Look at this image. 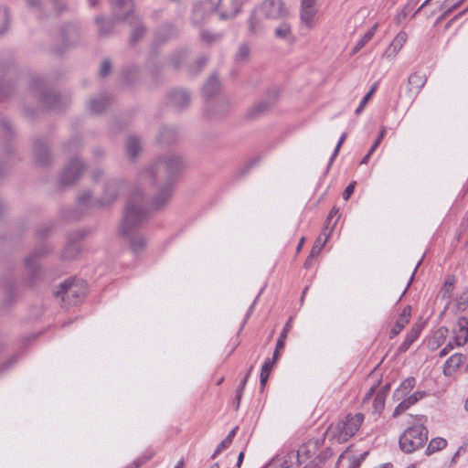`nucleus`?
Returning <instances> with one entry per match:
<instances>
[{"label":"nucleus","instance_id":"obj_1","mask_svg":"<svg viewBox=\"0 0 468 468\" xmlns=\"http://www.w3.org/2000/svg\"><path fill=\"white\" fill-rule=\"evenodd\" d=\"M183 167L181 154L169 152L158 156L140 173L138 182L141 185L149 183L157 186V193L150 204L152 208L159 209L171 199L175 178Z\"/></svg>","mask_w":468,"mask_h":468},{"label":"nucleus","instance_id":"obj_2","mask_svg":"<svg viewBox=\"0 0 468 468\" xmlns=\"http://www.w3.org/2000/svg\"><path fill=\"white\" fill-rule=\"evenodd\" d=\"M150 215L149 205L140 189L132 192L123 210L120 232L126 239L134 253L142 251L146 239L137 231Z\"/></svg>","mask_w":468,"mask_h":468},{"label":"nucleus","instance_id":"obj_3","mask_svg":"<svg viewBox=\"0 0 468 468\" xmlns=\"http://www.w3.org/2000/svg\"><path fill=\"white\" fill-rule=\"evenodd\" d=\"M127 188L123 179H110L103 185V191L99 197H94L90 190H83L77 197L78 206L82 209L104 207L112 205Z\"/></svg>","mask_w":468,"mask_h":468},{"label":"nucleus","instance_id":"obj_4","mask_svg":"<svg viewBox=\"0 0 468 468\" xmlns=\"http://www.w3.org/2000/svg\"><path fill=\"white\" fill-rule=\"evenodd\" d=\"M29 88L32 95L37 96L41 105L46 109L60 110L69 103L67 97L50 90L46 80L42 78H32Z\"/></svg>","mask_w":468,"mask_h":468},{"label":"nucleus","instance_id":"obj_5","mask_svg":"<svg viewBox=\"0 0 468 468\" xmlns=\"http://www.w3.org/2000/svg\"><path fill=\"white\" fill-rule=\"evenodd\" d=\"M428 441V430L422 424L409 427L399 440V448L406 453H411L422 448Z\"/></svg>","mask_w":468,"mask_h":468},{"label":"nucleus","instance_id":"obj_6","mask_svg":"<svg viewBox=\"0 0 468 468\" xmlns=\"http://www.w3.org/2000/svg\"><path fill=\"white\" fill-rule=\"evenodd\" d=\"M86 284L82 281L66 280L56 292V296L60 297L66 306L77 304L85 296Z\"/></svg>","mask_w":468,"mask_h":468},{"label":"nucleus","instance_id":"obj_7","mask_svg":"<svg viewBox=\"0 0 468 468\" xmlns=\"http://www.w3.org/2000/svg\"><path fill=\"white\" fill-rule=\"evenodd\" d=\"M85 169L86 164L79 157L70 159L64 166L58 177V184L62 186L75 184Z\"/></svg>","mask_w":468,"mask_h":468},{"label":"nucleus","instance_id":"obj_8","mask_svg":"<svg viewBox=\"0 0 468 468\" xmlns=\"http://www.w3.org/2000/svg\"><path fill=\"white\" fill-rule=\"evenodd\" d=\"M258 12L270 20L286 19L289 16V10L282 0H264Z\"/></svg>","mask_w":468,"mask_h":468},{"label":"nucleus","instance_id":"obj_9","mask_svg":"<svg viewBox=\"0 0 468 468\" xmlns=\"http://www.w3.org/2000/svg\"><path fill=\"white\" fill-rule=\"evenodd\" d=\"M324 436L310 439L308 441L302 444L296 452H291L289 454V457L291 459L296 458L298 464H301L303 462L315 454L316 452L320 449V447L324 444Z\"/></svg>","mask_w":468,"mask_h":468},{"label":"nucleus","instance_id":"obj_10","mask_svg":"<svg viewBox=\"0 0 468 468\" xmlns=\"http://www.w3.org/2000/svg\"><path fill=\"white\" fill-rule=\"evenodd\" d=\"M49 248L48 245H41L39 248L35 250V251L27 257L25 260V267L26 270L30 276L29 278V283L32 284L34 282V280L38 277L40 273L39 266H38V259L48 253Z\"/></svg>","mask_w":468,"mask_h":468},{"label":"nucleus","instance_id":"obj_11","mask_svg":"<svg viewBox=\"0 0 468 468\" xmlns=\"http://www.w3.org/2000/svg\"><path fill=\"white\" fill-rule=\"evenodd\" d=\"M364 420L362 413L347 415L346 420L338 425L341 439L346 441L356 434Z\"/></svg>","mask_w":468,"mask_h":468},{"label":"nucleus","instance_id":"obj_12","mask_svg":"<svg viewBox=\"0 0 468 468\" xmlns=\"http://www.w3.org/2000/svg\"><path fill=\"white\" fill-rule=\"evenodd\" d=\"M112 17L117 22H123L133 16V3L132 0H110Z\"/></svg>","mask_w":468,"mask_h":468},{"label":"nucleus","instance_id":"obj_13","mask_svg":"<svg viewBox=\"0 0 468 468\" xmlns=\"http://www.w3.org/2000/svg\"><path fill=\"white\" fill-rule=\"evenodd\" d=\"M168 104L176 111L186 108L190 103V94L184 89L171 90L167 97Z\"/></svg>","mask_w":468,"mask_h":468},{"label":"nucleus","instance_id":"obj_14","mask_svg":"<svg viewBox=\"0 0 468 468\" xmlns=\"http://www.w3.org/2000/svg\"><path fill=\"white\" fill-rule=\"evenodd\" d=\"M452 341L456 346H464L468 341V319L460 317L452 329Z\"/></svg>","mask_w":468,"mask_h":468},{"label":"nucleus","instance_id":"obj_15","mask_svg":"<svg viewBox=\"0 0 468 468\" xmlns=\"http://www.w3.org/2000/svg\"><path fill=\"white\" fill-rule=\"evenodd\" d=\"M61 38L65 48L76 46L80 39L79 27L74 24H67L61 28Z\"/></svg>","mask_w":468,"mask_h":468},{"label":"nucleus","instance_id":"obj_16","mask_svg":"<svg viewBox=\"0 0 468 468\" xmlns=\"http://www.w3.org/2000/svg\"><path fill=\"white\" fill-rule=\"evenodd\" d=\"M316 0H302L301 1V22L307 27H312L316 14L314 8Z\"/></svg>","mask_w":468,"mask_h":468},{"label":"nucleus","instance_id":"obj_17","mask_svg":"<svg viewBox=\"0 0 468 468\" xmlns=\"http://www.w3.org/2000/svg\"><path fill=\"white\" fill-rule=\"evenodd\" d=\"M35 160L38 165H47L51 160V154L44 139H37L34 143Z\"/></svg>","mask_w":468,"mask_h":468},{"label":"nucleus","instance_id":"obj_18","mask_svg":"<svg viewBox=\"0 0 468 468\" xmlns=\"http://www.w3.org/2000/svg\"><path fill=\"white\" fill-rule=\"evenodd\" d=\"M111 97L108 93H101L91 98L87 104L88 110L94 114H101L110 106Z\"/></svg>","mask_w":468,"mask_h":468},{"label":"nucleus","instance_id":"obj_19","mask_svg":"<svg viewBox=\"0 0 468 468\" xmlns=\"http://www.w3.org/2000/svg\"><path fill=\"white\" fill-rule=\"evenodd\" d=\"M427 81L425 74H420L417 72L412 73L408 79V92L410 97L414 100L420 93Z\"/></svg>","mask_w":468,"mask_h":468},{"label":"nucleus","instance_id":"obj_20","mask_svg":"<svg viewBox=\"0 0 468 468\" xmlns=\"http://www.w3.org/2000/svg\"><path fill=\"white\" fill-rule=\"evenodd\" d=\"M426 396L425 391H415L414 393L410 394V396H406L405 398L401 399V401L399 403V405L396 407L393 412V416H398L407 410L410 406L416 404L418 401H420L421 399H423Z\"/></svg>","mask_w":468,"mask_h":468},{"label":"nucleus","instance_id":"obj_21","mask_svg":"<svg viewBox=\"0 0 468 468\" xmlns=\"http://www.w3.org/2000/svg\"><path fill=\"white\" fill-rule=\"evenodd\" d=\"M178 135L177 128L171 125H164L156 136V141L162 145L170 144L178 139Z\"/></svg>","mask_w":468,"mask_h":468},{"label":"nucleus","instance_id":"obj_22","mask_svg":"<svg viewBox=\"0 0 468 468\" xmlns=\"http://www.w3.org/2000/svg\"><path fill=\"white\" fill-rule=\"evenodd\" d=\"M407 41V34L403 31L399 32L393 41L390 43V45L388 47V48L385 50L383 56L386 57L388 59L394 58L399 51L402 48L404 44Z\"/></svg>","mask_w":468,"mask_h":468},{"label":"nucleus","instance_id":"obj_23","mask_svg":"<svg viewBox=\"0 0 468 468\" xmlns=\"http://www.w3.org/2000/svg\"><path fill=\"white\" fill-rule=\"evenodd\" d=\"M128 23L133 27L131 33V42L135 44L138 42L145 34L146 27L143 25L142 20L137 16H133L129 18Z\"/></svg>","mask_w":468,"mask_h":468},{"label":"nucleus","instance_id":"obj_24","mask_svg":"<svg viewBox=\"0 0 468 468\" xmlns=\"http://www.w3.org/2000/svg\"><path fill=\"white\" fill-rule=\"evenodd\" d=\"M335 222L333 224L332 227L325 226L323 229L322 233L318 236L316 239L312 250H311V256L312 257H317L324 245L326 244L334 228H335Z\"/></svg>","mask_w":468,"mask_h":468},{"label":"nucleus","instance_id":"obj_25","mask_svg":"<svg viewBox=\"0 0 468 468\" xmlns=\"http://www.w3.org/2000/svg\"><path fill=\"white\" fill-rule=\"evenodd\" d=\"M142 151V140L137 135H131L125 144V152L131 160H134Z\"/></svg>","mask_w":468,"mask_h":468},{"label":"nucleus","instance_id":"obj_26","mask_svg":"<svg viewBox=\"0 0 468 468\" xmlns=\"http://www.w3.org/2000/svg\"><path fill=\"white\" fill-rule=\"evenodd\" d=\"M416 384V379L413 377H409L404 379L399 387L394 392V398L397 400H400L401 399L408 396V394L413 389Z\"/></svg>","mask_w":468,"mask_h":468},{"label":"nucleus","instance_id":"obj_27","mask_svg":"<svg viewBox=\"0 0 468 468\" xmlns=\"http://www.w3.org/2000/svg\"><path fill=\"white\" fill-rule=\"evenodd\" d=\"M465 356L460 353H455L451 356L445 362L443 367V373L446 376H450L454 372L461 364L464 361Z\"/></svg>","mask_w":468,"mask_h":468},{"label":"nucleus","instance_id":"obj_28","mask_svg":"<svg viewBox=\"0 0 468 468\" xmlns=\"http://www.w3.org/2000/svg\"><path fill=\"white\" fill-rule=\"evenodd\" d=\"M95 21L98 25L99 34L101 37L110 36L113 30L114 23L117 22L113 17L112 19H106L102 16H97Z\"/></svg>","mask_w":468,"mask_h":468},{"label":"nucleus","instance_id":"obj_29","mask_svg":"<svg viewBox=\"0 0 468 468\" xmlns=\"http://www.w3.org/2000/svg\"><path fill=\"white\" fill-rule=\"evenodd\" d=\"M282 20L283 21L274 29V36L279 39L292 40L293 38L292 26L287 20Z\"/></svg>","mask_w":468,"mask_h":468},{"label":"nucleus","instance_id":"obj_30","mask_svg":"<svg viewBox=\"0 0 468 468\" xmlns=\"http://www.w3.org/2000/svg\"><path fill=\"white\" fill-rule=\"evenodd\" d=\"M448 329L444 326H441L439 329H437L433 334L432 337L431 338V340L429 341V347L431 350H434L441 346L445 342L448 336Z\"/></svg>","mask_w":468,"mask_h":468},{"label":"nucleus","instance_id":"obj_31","mask_svg":"<svg viewBox=\"0 0 468 468\" xmlns=\"http://www.w3.org/2000/svg\"><path fill=\"white\" fill-rule=\"evenodd\" d=\"M420 326L419 325H414L411 330L407 334L404 341L400 344L399 347V351L401 352V353H404L406 352L410 346H411V344L419 337L420 334Z\"/></svg>","mask_w":468,"mask_h":468},{"label":"nucleus","instance_id":"obj_32","mask_svg":"<svg viewBox=\"0 0 468 468\" xmlns=\"http://www.w3.org/2000/svg\"><path fill=\"white\" fill-rule=\"evenodd\" d=\"M219 90V80L217 75H212L209 77L206 84L202 89L203 95L206 98H211L214 96Z\"/></svg>","mask_w":468,"mask_h":468},{"label":"nucleus","instance_id":"obj_33","mask_svg":"<svg viewBox=\"0 0 468 468\" xmlns=\"http://www.w3.org/2000/svg\"><path fill=\"white\" fill-rule=\"evenodd\" d=\"M257 12H253L249 20V32L251 35H259L263 32L264 25L260 17L257 16Z\"/></svg>","mask_w":468,"mask_h":468},{"label":"nucleus","instance_id":"obj_34","mask_svg":"<svg viewBox=\"0 0 468 468\" xmlns=\"http://www.w3.org/2000/svg\"><path fill=\"white\" fill-rule=\"evenodd\" d=\"M274 364V360H271V358H267L264 361L260 375V385L261 389L265 387Z\"/></svg>","mask_w":468,"mask_h":468},{"label":"nucleus","instance_id":"obj_35","mask_svg":"<svg viewBox=\"0 0 468 468\" xmlns=\"http://www.w3.org/2000/svg\"><path fill=\"white\" fill-rule=\"evenodd\" d=\"M73 239L74 238H70V240L62 252V258L65 260L74 259L80 251L79 244L73 241Z\"/></svg>","mask_w":468,"mask_h":468},{"label":"nucleus","instance_id":"obj_36","mask_svg":"<svg viewBox=\"0 0 468 468\" xmlns=\"http://www.w3.org/2000/svg\"><path fill=\"white\" fill-rule=\"evenodd\" d=\"M250 48L247 43H242L239 46L238 50L235 54V62L246 63L250 59Z\"/></svg>","mask_w":468,"mask_h":468},{"label":"nucleus","instance_id":"obj_37","mask_svg":"<svg viewBox=\"0 0 468 468\" xmlns=\"http://www.w3.org/2000/svg\"><path fill=\"white\" fill-rule=\"evenodd\" d=\"M238 426L234 427L228 434V436L218 445L217 449L215 450L214 453L212 454L211 458L214 459L219 452H221L223 450L229 447L231 444L233 438L235 437Z\"/></svg>","mask_w":468,"mask_h":468},{"label":"nucleus","instance_id":"obj_38","mask_svg":"<svg viewBox=\"0 0 468 468\" xmlns=\"http://www.w3.org/2000/svg\"><path fill=\"white\" fill-rule=\"evenodd\" d=\"M333 455V452L330 448H326L321 453H319L313 461H311L307 465L303 468H320V464L325 460L331 458Z\"/></svg>","mask_w":468,"mask_h":468},{"label":"nucleus","instance_id":"obj_39","mask_svg":"<svg viewBox=\"0 0 468 468\" xmlns=\"http://www.w3.org/2000/svg\"><path fill=\"white\" fill-rule=\"evenodd\" d=\"M175 35V30H174V27L169 25V24H165L164 26H162L155 33V39L157 41H165L167 40L168 38H170L171 37H173Z\"/></svg>","mask_w":468,"mask_h":468},{"label":"nucleus","instance_id":"obj_40","mask_svg":"<svg viewBox=\"0 0 468 468\" xmlns=\"http://www.w3.org/2000/svg\"><path fill=\"white\" fill-rule=\"evenodd\" d=\"M138 76L139 69L136 66H129L122 70V78L126 83H134L138 80Z\"/></svg>","mask_w":468,"mask_h":468},{"label":"nucleus","instance_id":"obj_41","mask_svg":"<svg viewBox=\"0 0 468 468\" xmlns=\"http://www.w3.org/2000/svg\"><path fill=\"white\" fill-rule=\"evenodd\" d=\"M15 83L14 80L11 79L0 80V101H3L11 94L13 89H14Z\"/></svg>","mask_w":468,"mask_h":468},{"label":"nucleus","instance_id":"obj_42","mask_svg":"<svg viewBox=\"0 0 468 468\" xmlns=\"http://www.w3.org/2000/svg\"><path fill=\"white\" fill-rule=\"evenodd\" d=\"M10 24L9 11L5 6H0V37L8 29Z\"/></svg>","mask_w":468,"mask_h":468},{"label":"nucleus","instance_id":"obj_43","mask_svg":"<svg viewBox=\"0 0 468 468\" xmlns=\"http://www.w3.org/2000/svg\"><path fill=\"white\" fill-rule=\"evenodd\" d=\"M292 325V317H290L286 322L282 331L281 332L278 339H277V349H283L285 346V341L287 338V335L291 330Z\"/></svg>","mask_w":468,"mask_h":468},{"label":"nucleus","instance_id":"obj_44","mask_svg":"<svg viewBox=\"0 0 468 468\" xmlns=\"http://www.w3.org/2000/svg\"><path fill=\"white\" fill-rule=\"evenodd\" d=\"M446 444H447L446 440H444L442 438L432 439L428 444V447L426 450L427 454H431L437 451L443 449L446 446Z\"/></svg>","mask_w":468,"mask_h":468},{"label":"nucleus","instance_id":"obj_45","mask_svg":"<svg viewBox=\"0 0 468 468\" xmlns=\"http://www.w3.org/2000/svg\"><path fill=\"white\" fill-rule=\"evenodd\" d=\"M377 28V25L373 26L367 32L364 34V36L358 40L356 43L354 53L357 52L359 49H361L371 38L373 37L375 31Z\"/></svg>","mask_w":468,"mask_h":468},{"label":"nucleus","instance_id":"obj_46","mask_svg":"<svg viewBox=\"0 0 468 468\" xmlns=\"http://www.w3.org/2000/svg\"><path fill=\"white\" fill-rule=\"evenodd\" d=\"M271 106V102L270 101H262L255 104L250 111V115L251 117L261 114L265 111H267Z\"/></svg>","mask_w":468,"mask_h":468},{"label":"nucleus","instance_id":"obj_47","mask_svg":"<svg viewBox=\"0 0 468 468\" xmlns=\"http://www.w3.org/2000/svg\"><path fill=\"white\" fill-rule=\"evenodd\" d=\"M81 145V138L80 136H74L64 145V149L67 153H74L78 151Z\"/></svg>","mask_w":468,"mask_h":468},{"label":"nucleus","instance_id":"obj_48","mask_svg":"<svg viewBox=\"0 0 468 468\" xmlns=\"http://www.w3.org/2000/svg\"><path fill=\"white\" fill-rule=\"evenodd\" d=\"M385 393L378 392L373 401L374 412L380 413L385 407Z\"/></svg>","mask_w":468,"mask_h":468},{"label":"nucleus","instance_id":"obj_49","mask_svg":"<svg viewBox=\"0 0 468 468\" xmlns=\"http://www.w3.org/2000/svg\"><path fill=\"white\" fill-rule=\"evenodd\" d=\"M186 58V52L184 50L176 51L173 54V56L170 58V64L175 68L177 69L180 67L182 61Z\"/></svg>","mask_w":468,"mask_h":468},{"label":"nucleus","instance_id":"obj_50","mask_svg":"<svg viewBox=\"0 0 468 468\" xmlns=\"http://www.w3.org/2000/svg\"><path fill=\"white\" fill-rule=\"evenodd\" d=\"M201 38L205 42L211 44L218 41L221 38V34L212 33L207 30L201 32Z\"/></svg>","mask_w":468,"mask_h":468},{"label":"nucleus","instance_id":"obj_51","mask_svg":"<svg viewBox=\"0 0 468 468\" xmlns=\"http://www.w3.org/2000/svg\"><path fill=\"white\" fill-rule=\"evenodd\" d=\"M407 324H408V320L399 317V319L395 323L394 326L390 330V337H394V336L398 335Z\"/></svg>","mask_w":468,"mask_h":468},{"label":"nucleus","instance_id":"obj_52","mask_svg":"<svg viewBox=\"0 0 468 468\" xmlns=\"http://www.w3.org/2000/svg\"><path fill=\"white\" fill-rule=\"evenodd\" d=\"M468 306V290H464L457 298V307L464 311Z\"/></svg>","mask_w":468,"mask_h":468},{"label":"nucleus","instance_id":"obj_53","mask_svg":"<svg viewBox=\"0 0 468 468\" xmlns=\"http://www.w3.org/2000/svg\"><path fill=\"white\" fill-rule=\"evenodd\" d=\"M375 90H376V86H373L371 88V90L363 97V99L361 100L358 107L355 111L356 114H359L364 110V107L366 106V104L367 103L368 100L370 99V97L374 93Z\"/></svg>","mask_w":468,"mask_h":468},{"label":"nucleus","instance_id":"obj_54","mask_svg":"<svg viewBox=\"0 0 468 468\" xmlns=\"http://www.w3.org/2000/svg\"><path fill=\"white\" fill-rule=\"evenodd\" d=\"M386 132H387L386 128L381 127L377 140L374 142V144L371 145V147L369 149V154H372L376 151V149L378 147V145L380 144L381 141L383 140V138L386 134Z\"/></svg>","mask_w":468,"mask_h":468},{"label":"nucleus","instance_id":"obj_55","mask_svg":"<svg viewBox=\"0 0 468 468\" xmlns=\"http://www.w3.org/2000/svg\"><path fill=\"white\" fill-rule=\"evenodd\" d=\"M112 64L109 59H104L101 65L99 74L101 77H106L110 74Z\"/></svg>","mask_w":468,"mask_h":468},{"label":"nucleus","instance_id":"obj_56","mask_svg":"<svg viewBox=\"0 0 468 468\" xmlns=\"http://www.w3.org/2000/svg\"><path fill=\"white\" fill-rule=\"evenodd\" d=\"M346 133H344L340 136V138H339V140H338V142L336 144V146H335V150H334V152H333V154H332V155L330 157L329 165H331L334 162L335 158L337 156V154L339 153V149H340L341 145L343 144L344 141L346 140Z\"/></svg>","mask_w":468,"mask_h":468},{"label":"nucleus","instance_id":"obj_57","mask_svg":"<svg viewBox=\"0 0 468 468\" xmlns=\"http://www.w3.org/2000/svg\"><path fill=\"white\" fill-rule=\"evenodd\" d=\"M0 126L2 131L6 134H10L12 133V123L6 117H2L0 119Z\"/></svg>","mask_w":468,"mask_h":468},{"label":"nucleus","instance_id":"obj_58","mask_svg":"<svg viewBox=\"0 0 468 468\" xmlns=\"http://www.w3.org/2000/svg\"><path fill=\"white\" fill-rule=\"evenodd\" d=\"M356 182L352 181L343 192V198L346 201L350 198L351 195L354 193Z\"/></svg>","mask_w":468,"mask_h":468},{"label":"nucleus","instance_id":"obj_59","mask_svg":"<svg viewBox=\"0 0 468 468\" xmlns=\"http://www.w3.org/2000/svg\"><path fill=\"white\" fill-rule=\"evenodd\" d=\"M454 346H456L455 343L452 340L449 341V343L440 351L439 356L441 357L447 356L449 352L453 349Z\"/></svg>","mask_w":468,"mask_h":468},{"label":"nucleus","instance_id":"obj_60","mask_svg":"<svg viewBox=\"0 0 468 468\" xmlns=\"http://www.w3.org/2000/svg\"><path fill=\"white\" fill-rule=\"evenodd\" d=\"M263 291V288L260 291V292L258 293V295L256 296V298L254 299V301L252 302V303L250 304L246 315H245V318H244V321H243V324L246 323V321L249 319V317L250 316L251 313L253 312V309L257 303V301L261 295V293Z\"/></svg>","mask_w":468,"mask_h":468},{"label":"nucleus","instance_id":"obj_61","mask_svg":"<svg viewBox=\"0 0 468 468\" xmlns=\"http://www.w3.org/2000/svg\"><path fill=\"white\" fill-rule=\"evenodd\" d=\"M361 464V460L357 457H351L348 460V467L347 468H359Z\"/></svg>","mask_w":468,"mask_h":468},{"label":"nucleus","instance_id":"obj_62","mask_svg":"<svg viewBox=\"0 0 468 468\" xmlns=\"http://www.w3.org/2000/svg\"><path fill=\"white\" fill-rule=\"evenodd\" d=\"M27 5L32 10H40L41 8V0H27Z\"/></svg>","mask_w":468,"mask_h":468},{"label":"nucleus","instance_id":"obj_63","mask_svg":"<svg viewBox=\"0 0 468 468\" xmlns=\"http://www.w3.org/2000/svg\"><path fill=\"white\" fill-rule=\"evenodd\" d=\"M16 361V356H13L11 359L4 363L0 366V374L4 371L7 370Z\"/></svg>","mask_w":468,"mask_h":468},{"label":"nucleus","instance_id":"obj_64","mask_svg":"<svg viewBox=\"0 0 468 468\" xmlns=\"http://www.w3.org/2000/svg\"><path fill=\"white\" fill-rule=\"evenodd\" d=\"M103 176V171L101 169H95L91 173V178L94 182H99Z\"/></svg>","mask_w":468,"mask_h":468}]
</instances>
